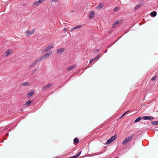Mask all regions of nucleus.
I'll use <instances>...</instances> for the list:
<instances>
[{"instance_id": "nucleus-1", "label": "nucleus", "mask_w": 158, "mask_h": 158, "mask_svg": "<svg viewBox=\"0 0 158 158\" xmlns=\"http://www.w3.org/2000/svg\"><path fill=\"white\" fill-rule=\"evenodd\" d=\"M142 118L144 120H149L152 121L154 119V118L153 117L151 116H143L142 117L141 116H139L135 120L134 123H136L139 122L141 120Z\"/></svg>"}, {"instance_id": "nucleus-2", "label": "nucleus", "mask_w": 158, "mask_h": 158, "mask_svg": "<svg viewBox=\"0 0 158 158\" xmlns=\"http://www.w3.org/2000/svg\"><path fill=\"white\" fill-rule=\"evenodd\" d=\"M134 135V134H133L127 137L126 139L122 142V144L123 145H126V143L133 138Z\"/></svg>"}, {"instance_id": "nucleus-3", "label": "nucleus", "mask_w": 158, "mask_h": 158, "mask_svg": "<svg viewBox=\"0 0 158 158\" xmlns=\"http://www.w3.org/2000/svg\"><path fill=\"white\" fill-rule=\"evenodd\" d=\"M53 48V47L52 46H49L48 47H47L43 51L41 52H46L50 49H51L52 48Z\"/></svg>"}, {"instance_id": "nucleus-4", "label": "nucleus", "mask_w": 158, "mask_h": 158, "mask_svg": "<svg viewBox=\"0 0 158 158\" xmlns=\"http://www.w3.org/2000/svg\"><path fill=\"white\" fill-rule=\"evenodd\" d=\"M11 52L12 50H8L4 53V56H8L11 53Z\"/></svg>"}, {"instance_id": "nucleus-5", "label": "nucleus", "mask_w": 158, "mask_h": 158, "mask_svg": "<svg viewBox=\"0 0 158 158\" xmlns=\"http://www.w3.org/2000/svg\"><path fill=\"white\" fill-rule=\"evenodd\" d=\"M35 93V92L34 90H31L30 92L28 93L27 94V96L28 98H30Z\"/></svg>"}, {"instance_id": "nucleus-6", "label": "nucleus", "mask_w": 158, "mask_h": 158, "mask_svg": "<svg viewBox=\"0 0 158 158\" xmlns=\"http://www.w3.org/2000/svg\"><path fill=\"white\" fill-rule=\"evenodd\" d=\"M52 84L51 83H49L47 85H46L43 88V90H45L46 89L51 86L52 85Z\"/></svg>"}, {"instance_id": "nucleus-7", "label": "nucleus", "mask_w": 158, "mask_h": 158, "mask_svg": "<svg viewBox=\"0 0 158 158\" xmlns=\"http://www.w3.org/2000/svg\"><path fill=\"white\" fill-rule=\"evenodd\" d=\"M104 6L103 4L102 3H100L96 7V9L98 10H100Z\"/></svg>"}, {"instance_id": "nucleus-8", "label": "nucleus", "mask_w": 158, "mask_h": 158, "mask_svg": "<svg viewBox=\"0 0 158 158\" xmlns=\"http://www.w3.org/2000/svg\"><path fill=\"white\" fill-rule=\"evenodd\" d=\"M157 14V12L156 11H153L151 12L150 14V15L152 17H155L156 16Z\"/></svg>"}, {"instance_id": "nucleus-9", "label": "nucleus", "mask_w": 158, "mask_h": 158, "mask_svg": "<svg viewBox=\"0 0 158 158\" xmlns=\"http://www.w3.org/2000/svg\"><path fill=\"white\" fill-rule=\"evenodd\" d=\"M42 2V1L41 0H39L37 1H36L35 2H34V5H37L38 6L40 3H41Z\"/></svg>"}, {"instance_id": "nucleus-10", "label": "nucleus", "mask_w": 158, "mask_h": 158, "mask_svg": "<svg viewBox=\"0 0 158 158\" xmlns=\"http://www.w3.org/2000/svg\"><path fill=\"white\" fill-rule=\"evenodd\" d=\"M32 102H33V101H30V100H29L27 101L25 103V105L27 106H28Z\"/></svg>"}, {"instance_id": "nucleus-11", "label": "nucleus", "mask_w": 158, "mask_h": 158, "mask_svg": "<svg viewBox=\"0 0 158 158\" xmlns=\"http://www.w3.org/2000/svg\"><path fill=\"white\" fill-rule=\"evenodd\" d=\"M48 54H46L42 56H41L43 60L48 58L49 57V56L48 55Z\"/></svg>"}, {"instance_id": "nucleus-12", "label": "nucleus", "mask_w": 158, "mask_h": 158, "mask_svg": "<svg viewBox=\"0 0 158 158\" xmlns=\"http://www.w3.org/2000/svg\"><path fill=\"white\" fill-rule=\"evenodd\" d=\"M76 66V65H75V64L72 65V66L68 67L67 68V70H71L73 69Z\"/></svg>"}, {"instance_id": "nucleus-13", "label": "nucleus", "mask_w": 158, "mask_h": 158, "mask_svg": "<svg viewBox=\"0 0 158 158\" xmlns=\"http://www.w3.org/2000/svg\"><path fill=\"white\" fill-rule=\"evenodd\" d=\"M64 48H61L57 50V53H60L64 51Z\"/></svg>"}, {"instance_id": "nucleus-14", "label": "nucleus", "mask_w": 158, "mask_h": 158, "mask_svg": "<svg viewBox=\"0 0 158 158\" xmlns=\"http://www.w3.org/2000/svg\"><path fill=\"white\" fill-rule=\"evenodd\" d=\"M81 27V25H79L77 26V27H75L72 28L70 30V31H72L74 30L77 28H78Z\"/></svg>"}, {"instance_id": "nucleus-15", "label": "nucleus", "mask_w": 158, "mask_h": 158, "mask_svg": "<svg viewBox=\"0 0 158 158\" xmlns=\"http://www.w3.org/2000/svg\"><path fill=\"white\" fill-rule=\"evenodd\" d=\"M143 5V4H142L141 3H139L138 4H137L135 6V10L137 9L139 7H140L141 6Z\"/></svg>"}, {"instance_id": "nucleus-16", "label": "nucleus", "mask_w": 158, "mask_h": 158, "mask_svg": "<svg viewBox=\"0 0 158 158\" xmlns=\"http://www.w3.org/2000/svg\"><path fill=\"white\" fill-rule=\"evenodd\" d=\"M74 142L76 144H77L79 142V139L77 138H75L73 140Z\"/></svg>"}, {"instance_id": "nucleus-17", "label": "nucleus", "mask_w": 158, "mask_h": 158, "mask_svg": "<svg viewBox=\"0 0 158 158\" xmlns=\"http://www.w3.org/2000/svg\"><path fill=\"white\" fill-rule=\"evenodd\" d=\"M116 138H117V135H114L112 136V137H111L110 138V139L113 142L116 139Z\"/></svg>"}, {"instance_id": "nucleus-18", "label": "nucleus", "mask_w": 158, "mask_h": 158, "mask_svg": "<svg viewBox=\"0 0 158 158\" xmlns=\"http://www.w3.org/2000/svg\"><path fill=\"white\" fill-rule=\"evenodd\" d=\"M94 13L92 11H91L89 15V17L91 18H93L94 16Z\"/></svg>"}, {"instance_id": "nucleus-19", "label": "nucleus", "mask_w": 158, "mask_h": 158, "mask_svg": "<svg viewBox=\"0 0 158 158\" xmlns=\"http://www.w3.org/2000/svg\"><path fill=\"white\" fill-rule=\"evenodd\" d=\"M24 85L25 86H28L30 85V84L27 82H25L22 84L21 85Z\"/></svg>"}, {"instance_id": "nucleus-20", "label": "nucleus", "mask_w": 158, "mask_h": 158, "mask_svg": "<svg viewBox=\"0 0 158 158\" xmlns=\"http://www.w3.org/2000/svg\"><path fill=\"white\" fill-rule=\"evenodd\" d=\"M40 60H41V61L43 60H42L41 56H40L39 57L37 58L35 61L37 63V62H38Z\"/></svg>"}, {"instance_id": "nucleus-21", "label": "nucleus", "mask_w": 158, "mask_h": 158, "mask_svg": "<svg viewBox=\"0 0 158 158\" xmlns=\"http://www.w3.org/2000/svg\"><path fill=\"white\" fill-rule=\"evenodd\" d=\"M118 23L119 21L118 20L115 21L113 24L112 27H114L116 26V25L118 24Z\"/></svg>"}, {"instance_id": "nucleus-22", "label": "nucleus", "mask_w": 158, "mask_h": 158, "mask_svg": "<svg viewBox=\"0 0 158 158\" xmlns=\"http://www.w3.org/2000/svg\"><path fill=\"white\" fill-rule=\"evenodd\" d=\"M26 35L28 36L32 34L31 31L29 30H28L26 32Z\"/></svg>"}, {"instance_id": "nucleus-23", "label": "nucleus", "mask_w": 158, "mask_h": 158, "mask_svg": "<svg viewBox=\"0 0 158 158\" xmlns=\"http://www.w3.org/2000/svg\"><path fill=\"white\" fill-rule=\"evenodd\" d=\"M151 124L152 125H158V121H152L151 122Z\"/></svg>"}, {"instance_id": "nucleus-24", "label": "nucleus", "mask_w": 158, "mask_h": 158, "mask_svg": "<svg viewBox=\"0 0 158 158\" xmlns=\"http://www.w3.org/2000/svg\"><path fill=\"white\" fill-rule=\"evenodd\" d=\"M112 141L110 140V139L108 140L106 142L107 144H108L111 143Z\"/></svg>"}, {"instance_id": "nucleus-25", "label": "nucleus", "mask_w": 158, "mask_h": 158, "mask_svg": "<svg viewBox=\"0 0 158 158\" xmlns=\"http://www.w3.org/2000/svg\"><path fill=\"white\" fill-rule=\"evenodd\" d=\"M120 9V8L119 7H116L114 9V11H116Z\"/></svg>"}, {"instance_id": "nucleus-26", "label": "nucleus", "mask_w": 158, "mask_h": 158, "mask_svg": "<svg viewBox=\"0 0 158 158\" xmlns=\"http://www.w3.org/2000/svg\"><path fill=\"white\" fill-rule=\"evenodd\" d=\"M36 64V62H35V61H34L31 65H30V67H32L34 66Z\"/></svg>"}, {"instance_id": "nucleus-27", "label": "nucleus", "mask_w": 158, "mask_h": 158, "mask_svg": "<svg viewBox=\"0 0 158 158\" xmlns=\"http://www.w3.org/2000/svg\"><path fill=\"white\" fill-rule=\"evenodd\" d=\"M99 56H100V55L99 54H98L95 57V58L96 59V60H97L99 59Z\"/></svg>"}, {"instance_id": "nucleus-28", "label": "nucleus", "mask_w": 158, "mask_h": 158, "mask_svg": "<svg viewBox=\"0 0 158 158\" xmlns=\"http://www.w3.org/2000/svg\"><path fill=\"white\" fill-rule=\"evenodd\" d=\"M95 60H96V59L95 58H94V59H91L90 60V63H89L90 64V63H92L94 61H95Z\"/></svg>"}, {"instance_id": "nucleus-29", "label": "nucleus", "mask_w": 158, "mask_h": 158, "mask_svg": "<svg viewBox=\"0 0 158 158\" xmlns=\"http://www.w3.org/2000/svg\"><path fill=\"white\" fill-rule=\"evenodd\" d=\"M157 77L156 76H155L154 77H152V78L151 80L152 81H155L156 80Z\"/></svg>"}, {"instance_id": "nucleus-30", "label": "nucleus", "mask_w": 158, "mask_h": 158, "mask_svg": "<svg viewBox=\"0 0 158 158\" xmlns=\"http://www.w3.org/2000/svg\"><path fill=\"white\" fill-rule=\"evenodd\" d=\"M81 152L80 151L77 154L75 155L76 156H77V158L81 154Z\"/></svg>"}, {"instance_id": "nucleus-31", "label": "nucleus", "mask_w": 158, "mask_h": 158, "mask_svg": "<svg viewBox=\"0 0 158 158\" xmlns=\"http://www.w3.org/2000/svg\"><path fill=\"white\" fill-rule=\"evenodd\" d=\"M35 29H33L32 30V31H31V34H33L35 32Z\"/></svg>"}, {"instance_id": "nucleus-32", "label": "nucleus", "mask_w": 158, "mask_h": 158, "mask_svg": "<svg viewBox=\"0 0 158 158\" xmlns=\"http://www.w3.org/2000/svg\"><path fill=\"white\" fill-rule=\"evenodd\" d=\"M129 111H126L125 113H124L123 115H122L121 116V118H122V117H123V116H124Z\"/></svg>"}, {"instance_id": "nucleus-33", "label": "nucleus", "mask_w": 158, "mask_h": 158, "mask_svg": "<svg viewBox=\"0 0 158 158\" xmlns=\"http://www.w3.org/2000/svg\"><path fill=\"white\" fill-rule=\"evenodd\" d=\"M59 0H52L51 1L52 2H57Z\"/></svg>"}, {"instance_id": "nucleus-34", "label": "nucleus", "mask_w": 158, "mask_h": 158, "mask_svg": "<svg viewBox=\"0 0 158 158\" xmlns=\"http://www.w3.org/2000/svg\"><path fill=\"white\" fill-rule=\"evenodd\" d=\"M69 158H77L76 156L75 155L74 156L69 157Z\"/></svg>"}, {"instance_id": "nucleus-35", "label": "nucleus", "mask_w": 158, "mask_h": 158, "mask_svg": "<svg viewBox=\"0 0 158 158\" xmlns=\"http://www.w3.org/2000/svg\"><path fill=\"white\" fill-rule=\"evenodd\" d=\"M52 53V52L51 51H49L48 53H47V54H48V55L49 56Z\"/></svg>"}, {"instance_id": "nucleus-36", "label": "nucleus", "mask_w": 158, "mask_h": 158, "mask_svg": "<svg viewBox=\"0 0 158 158\" xmlns=\"http://www.w3.org/2000/svg\"><path fill=\"white\" fill-rule=\"evenodd\" d=\"M113 45V44H110V45L108 46L107 47V48H109L110 47H111Z\"/></svg>"}, {"instance_id": "nucleus-37", "label": "nucleus", "mask_w": 158, "mask_h": 158, "mask_svg": "<svg viewBox=\"0 0 158 158\" xmlns=\"http://www.w3.org/2000/svg\"><path fill=\"white\" fill-rule=\"evenodd\" d=\"M64 30L65 31H66L67 30V29L66 28H65L64 29Z\"/></svg>"}, {"instance_id": "nucleus-38", "label": "nucleus", "mask_w": 158, "mask_h": 158, "mask_svg": "<svg viewBox=\"0 0 158 158\" xmlns=\"http://www.w3.org/2000/svg\"><path fill=\"white\" fill-rule=\"evenodd\" d=\"M107 49H106V51H105V52H104V53H106V52H107Z\"/></svg>"}, {"instance_id": "nucleus-39", "label": "nucleus", "mask_w": 158, "mask_h": 158, "mask_svg": "<svg viewBox=\"0 0 158 158\" xmlns=\"http://www.w3.org/2000/svg\"><path fill=\"white\" fill-rule=\"evenodd\" d=\"M26 5V3H24L23 4V6H25Z\"/></svg>"}, {"instance_id": "nucleus-40", "label": "nucleus", "mask_w": 158, "mask_h": 158, "mask_svg": "<svg viewBox=\"0 0 158 158\" xmlns=\"http://www.w3.org/2000/svg\"><path fill=\"white\" fill-rule=\"evenodd\" d=\"M99 49H97V52H98V51Z\"/></svg>"}, {"instance_id": "nucleus-41", "label": "nucleus", "mask_w": 158, "mask_h": 158, "mask_svg": "<svg viewBox=\"0 0 158 158\" xmlns=\"http://www.w3.org/2000/svg\"><path fill=\"white\" fill-rule=\"evenodd\" d=\"M118 40H118H116V41H115V42L114 43V44L116 42H117V41Z\"/></svg>"}, {"instance_id": "nucleus-42", "label": "nucleus", "mask_w": 158, "mask_h": 158, "mask_svg": "<svg viewBox=\"0 0 158 158\" xmlns=\"http://www.w3.org/2000/svg\"><path fill=\"white\" fill-rule=\"evenodd\" d=\"M9 134V133H7V134H6V135H8Z\"/></svg>"}, {"instance_id": "nucleus-43", "label": "nucleus", "mask_w": 158, "mask_h": 158, "mask_svg": "<svg viewBox=\"0 0 158 158\" xmlns=\"http://www.w3.org/2000/svg\"><path fill=\"white\" fill-rule=\"evenodd\" d=\"M21 111H23V109H21Z\"/></svg>"}, {"instance_id": "nucleus-44", "label": "nucleus", "mask_w": 158, "mask_h": 158, "mask_svg": "<svg viewBox=\"0 0 158 158\" xmlns=\"http://www.w3.org/2000/svg\"><path fill=\"white\" fill-rule=\"evenodd\" d=\"M102 154V153H101V152H100V153H99V154Z\"/></svg>"}]
</instances>
